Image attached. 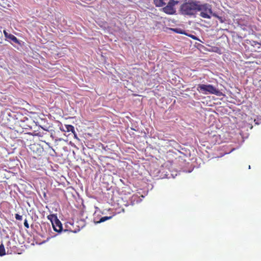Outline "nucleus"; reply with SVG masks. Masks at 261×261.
Segmentation results:
<instances>
[{"instance_id":"nucleus-13","label":"nucleus","mask_w":261,"mask_h":261,"mask_svg":"<svg viewBox=\"0 0 261 261\" xmlns=\"http://www.w3.org/2000/svg\"><path fill=\"white\" fill-rule=\"evenodd\" d=\"M250 44H251V46L254 47L255 46H256L257 45H259V43L258 42H257L256 41H250Z\"/></svg>"},{"instance_id":"nucleus-2","label":"nucleus","mask_w":261,"mask_h":261,"mask_svg":"<svg viewBox=\"0 0 261 261\" xmlns=\"http://www.w3.org/2000/svg\"><path fill=\"white\" fill-rule=\"evenodd\" d=\"M198 92L204 94H215L219 96L221 92L212 85L199 84L197 87Z\"/></svg>"},{"instance_id":"nucleus-4","label":"nucleus","mask_w":261,"mask_h":261,"mask_svg":"<svg viewBox=\"0 0 261 261\" xmlns=\"http://www.w3.org/2000/svg\"><path fill=\"white\" fill-rule=\"evenodd\" d=\"M179 2L174 0L168 1L167 5L162 8L163 12L168 15H173L175 13V6L177 5Z\"/></svg>"},{"instance_id":"nucleus-8","label":"nucleus","mask_w":261,"mask_h":261,"mask_svg":"<svg viewBox=\"0 0 261 261\" xmlns=\"http://www.w3.org/2000/svg\"><path fill=\"white\" fill-rule=\"evenodd\" d=\"M65 127H66V132L75 133L74 127L72 125H65Z\"/></svg>"},{"instance_id":"nucleus-9","label":"nucleus","mask_w":261,"mask_h":261,"mask_svg":"<svg viewBox=\"0 0 261 261\" xmlns=\"http://www.w3.org/2000/svg\"><path fill=\"white\" fill-rule=\"evenodd\" d=\"M112 218V216H109V217H108V216H105V217H102V218H100V219H99V220L98 221H97L96 223H102L104 221H106L107 220H108Z\"/></svg>"},{"instance_id":"nucleus-5","label":"nucleus","mask_w":261,"mask_h":261,"mask_svg":"<svg viewBox=\"0 0 261 261\" xmlns=\"http://www.w3.org/2000/svg\"><path fill=\"white\" fill-rule=\"evenodd\" d=\"M51 224H52L54 230H55V231L60 232L62 229V225L60 221L52 222Z\"/></svg>"},{"instance_id":"nucleus-12","label":"nucleus","mask_w":261,"mask_h":261,"mask_svg":"<svg viewBox=\"0 0 261 261\" xmlns=\"http://www.w3.org/2000/svg\"><path fill=\"white\" fill-rule=\"evenodd\" d=\"M15 248V246H13L12 247L11 246V242L9 241L7 242V245H6V248H7V250L11 249L12 250V248Z\"/></svg>"},{"instance_id":"nucleus-10","label":"nucleus","mask_w":261,"mask_h":261,"mask_svg":"<svg viewBox=\"0 0 261 261\" xmlns=\"http://www.w3.org/2000/svg\"><path fill=\"white\" fill-rule=\"evenodd\" d=\"M6 38H7L10 40H11V41H13V42H14L15 43H18L17 38L13 35H9V36H7V37H6Z\"/></svg>"},{"instance_id":"nucleus-3","label":"nucleus","mask_w":261,"mask_h":261,"mask_svg":"<svg viewBox=\"0 0 261 261\" xmlns=\"http://www.w3.org/2000/svg\"><path fill=\"white\" fill-rule=\"evenodd\" d=\"M197 12H200V16L201 18L210 19L212 14L211 6L207 3L202 4L198 8Z\"/></svg>"},{"instance_id":"nucleus-7","label":"nucleus","mask_w":261,"mask_h":261,"mask_svg":"<svg viewBox=\"0 0 261 261\" xmlns=\"http://www.w3.org/2000/svg\"><path fill=\"white\" fill-rule=\"evenodd\" d=\"M47 219L49 221H50L51 222H58L60 220L58 219V217L57 216H56L54 214H50L47 216Z\"/></svg>"},{"instance_id":"nucleus-16","label":"nucleus","mask_w":261,"mask_h":261,"mask_svg":"<svg viewBox=\"0 0 261 261\" xmlns=\"http://www.w3.org/2000/svg\"><path fill=\"white\" fill-rule=\"evenodd\" d=\"M3 33H4V35H5V37H6L9 35H12L11 34H8V32H7V31L6 30H4Z\"/></svg>"},{"instance_id":"nucleus-1","label":"nucleus","mask_w":261,"mask_h":261,"mask_svg":"<svg viewBox=\"0 0 261 261\" xmlns=\"http://www.w3.org/2000/svg\"><path fill=\"white\" fill-rule=\"evenodd\" d=\"M202 5L200 1L196 0L186 1L182 4L180 5L179 8V13L184 16L190 17L195 16L196 14V11L198 10Z\"/></svg>"},{"instance_id":"nucleus-11","label":"nucleus","mask_w":261,"mask_h":261,"mask_svg":"<svg viewBox=\"0 0 261 261\" xmlns=\"http://www.w3.org/2000/svg\"><path fill=\"white\" fill-rule=\"evenodd\" d=\"M6 253H5V249L4 248V246L3 244L0 245V256H3L5 255Z\"/></svg>"},{"instance_id":"nucleus-6","label":"nucleus","mask_w":261,"mask_h":261,"mask_svg":"<svg viewBox=\"0 0 261 261\" xmlns=\"http://www.w3.org/2000/svg\"><path fill=\"white\" fill-rule=\"evenodd\" d=\"M169 1L170 0H154V5H156L158 7H161L167 4L166 1Z\"/></svg>"},{"instance_id":"nucleus-17","label":"nucleus","mask_w":261,"mask_h":261,"mask_svg":"<svg viewBox=\"0 0 261 261\" xmlns=\"http://www.w3.org/2000/svg\"><path fill=\"white\" fill-rule=\"evenodd\" d=\"M38 136L39 137H41V135H40V132L38 133Z\"/></svg>"},{"instance_id":"nucleus-15","label":"nucleus","mask_w":261,"mask_h":261,"mask_svg":"<svg viewBox=\"0 0 261 261\" xmlns=\"http://www.w3.org/2000/svg\"><path fill=\"white\" fill-rule=\"evenodd\" d=\"M24 226L26 228L28 229L29 227V223H28L27 220H24Z\"/></svg>"},{"instance_id":"nucleus-14","label":"nucleus","mask_w":261,"mask_h":261,"mask_svg":"<svg viewBox=\"0 0 261 261\" xmlns=\"http://www.w3.org/2000/svg\"><path fill=\"white\" fill-rule=\"evenodd\" d=\"M15 219L17 220L21 221L22 220V216L18 214H15Z\"/></svg>"}]
</instances>
